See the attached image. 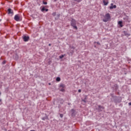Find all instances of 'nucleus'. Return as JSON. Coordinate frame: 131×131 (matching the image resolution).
Segmentation results:
<instances>
[{
    "instance_id": "nucleus-1",
    "label": "nucleus",
    "mask_w": 131,
    "mask_h": 131,
    "mask_svg": "<svg viewBox=\"0 0 131 131\" xmlns=\"http://www.w3.org/2000/svg\"><path fill=\"white\" fill-rule=\"evenodd\" d=\"M103 17V22H108V21H110V20H111V16H110V13H106Z\"/></svg>"
},
{
    "instance_id": "nucleus-2",
    "label": "nucleus",
    "mask_w": 131,
    "mask_h": 131,
    "mask_svg": "<svg viewBox=\"0 0 131 131\" xmlns=\"http://www.w3.org/2000/svg\"><path fill=\"white\" fill-rule=\"evenodd\" d=\"M71 26L73 27L74 29L77 30V26H76V20L75 19L72 18L71 20Z\"/></svg>"
},
{
    "instance_id": "nucleus-3",
    "label": "nucleus",
    "mask_w": 131,
    "mask_h": 131,
    "mask_svg": "<svg viewBox=\"0 0 131 131\" xmlns=\"http://www.w3.org/2000/svg\"><path fill=\"white\" fill-rule=\"evenodd\" d=\"M104 109V106H102L101 105H98V107L96 108V110H98V112H101L103 111Z\"/></svg>"
},
{
    "instance_id": "nucleus-4",
    "label": "nucleus",
    "mask_w": 131,
    "mask_h": 131,
    "mask_svg": "<svg viewBox=\"0 0 131 131\" xmlns=\"http://www.w3.org/2000/svg\"><path fill=\"white\" fill-rule=\"evenodd\" d=\"M114 101L115 103H120V102H121V98L115 97Z\"/></svg>"
},
{
    "instance_id": "nucleus-5",
    "label": "nucleus",
    "mask_w": 131,
    "mask_h": 131,
    "mask_svg": "<svg viewBox=\"0 0 131 131\" xmlns=\"http://www.w3.org/2000/svg\"><path fill=\"white\" fill-rule=\"evenodd\" d=\"M14 20H15V21H21L22 19L20 16H19V15H18V14H16L14 16Z\"/></svg>"
},
{
    "instance_id": "nucleus-6",
    "label": "nucleus",
    "mask_w": 131,
    "mask_h": 131,
    "mask_svg": "<svg viewBox=\"0 0 131 131\" xmlns=\"http://www.w3.org/2000/svg\"><path fill=\"white\" fill-rule=\"evenodd\" d=\"M23 39L25 42L28 41L29 40V36H26V35H24V36H23Z\"/></svg>"
},
{
    "instance_id": "nucleus-7",
    "label": "nucleus",
    "mask_w": 131,
    "mask_h": 131,
    "mask_svg": "<svg viewBox=\"0 0 131 131\" xmlns=\"http://www.w3.org/2000/svg\"><path fill=\"white\" fill-rule=\"evenodd\" d=\"M8 14L12 16V15H14V12L11 8H9L8 9Z\"/></svg>"
},
{
    "instance_id": "nucleus-8",
    "label": "nucleus",
    "mask_w": 131,
    "mask_h": 131,
    "mask_svg": "<svg viewBox=\"0 0 131 131\" xmlns=\"http://www.w3.org/2000/svg\"><path fill=\"white\" fill-rule=\"evenodd\" d=\"M71 115L73 117L75 116L76 114L75 113V110H74V109H72L71 110Z\"/></svg>"
},
{
    "instance_id": "nucleus-9",
    "label": "nucleus",
    "mask_w": 131,
    "mask_h": 131,
    "mask_svg": "<svg viewBox=\"0 0 131 131\" xmlns=\"http://www.w3.org/2000/svg\"><path fill=\"white\" fill-rule=\"evenodd\" d=\"M116 7H117L116 5H114V4L113 3H112L111 4V6L110 7V9L111 10H112L113 9H116Z\"/></svg>"
},
{
    "instance_id": "nucleus-10",
    "label": "nucleus",
    "mask_w": 131,
    "mask_h": 131,
    "mask_svg": "<svg viewBox=\"0 0 131 131\" xmlns=\"http://www.w3.org/2000/svg\"><path fill=\"white\" fill-rule=\"evenodd\" d=\"M113 88L114 91H117V90H118V85H117V84H115Z\"/></svg>"
},
{
    "instance_id": "nucleus-11",
    "label": "nucleus",
    "mask_w": 131,
    "mask_h": 131,
    "mask_svg": "<svg viewBox=\"0 0 131 131\" xmlns=\"http://www.w3.org/2000/svg\"><path fill=\"white\" fill-rule=\"evenodd\" d=\"M41 12H45V11L46 12H48L49 11L48 9H46V8L45 7H43L41 10Z\"/></svg>"
},
{
    "instance_id": "nucleus-12",
    "label": "nucleus",
    "mask_w": 131,
    "mask_h": 131,
    "mask_svg": "<svg viewBox=\"0 0 131 131\" xmlns=\"http://www.w3.org/2000/svg\"><path fill=\"white\" fill-rule=\"evenodd\" d=\"M118 25L120 26V27H123V25H122V21H119Z\"/></svg>"
},
{
    "instance_id": "nucleus-13",
    "label": "nucleus",
    "mask_w": 131,
    "mask_h": 131,
    "mask_svg": "<svg viewBox=\"0 0 131 131\" xmlns=\"http://www.w3.org/2000/svg\"><path fill=\"white\" fill-rule=\"evenodd\" d=\"M103 3L104 6H107V5H108V2H106V1H105V0L103 1Z\"/></svg>"
},
{
    "instance_id": "nucleus-14",
    "label": "nucleus",
    "mask_w": 131,
    "mask_h": 131,
    "mask_svg": "<svg viewBox=\"0 0 131 131\" xmlns=\"http://www.w3.org/2000/svg\"><path fill=\"white\" fill-rule=\"evenodd\" d=\"M56 81H60L61 80V78L59 77H57L56 79Z\"/></svg>"
},
{
    "instance_id": "nucleus-15",
    "label": "nucleus",
    "mask_w": 131,
    "mask_h": 131,
    "mask_svg": "<svg viewBox=\"0 0 131 131\" xmlns=\"http://www.w3.org/2000/svg\"><path fill=\"white\" fill-rule=\"evenodd\" d=\"M60 87L64 88H65V84H60Z\"/></svg>"
},
{
    "instance_id": "nucleus-16",
    "label": "nucleus",
    "mask_w": 131,
    "mask_h": 131,
    "mask_svg": "<svg viewBox=\"0 0 131 131\" xmlns=\"http://www.w3.org/2000/svg\"><path fill=\"white\" fill-rule=\"evenodd\" d=\"M18 59H19V57L17 55H15V59L16 60H18Z\"/></svg>"
},
{
    "instance_id": "nucleus-17",
    "label": "nucleus",
    "mask_w": 131,
    "mask_h": 131,
    "mask_svg": "<svg viewBox=\"0 0 131 131\" xmlns=\"http://www.w3.org/2000/svg\"><path fill=\"white\" fill-rule=\"evenodd\" d=\"M123 20H125L126 21L128 20V17H124Z\"/></svg>"
},
{
    "instance_id": "nucleus-18",
    "label": "nucleus",
    "mask_w": 131,
    "mask_h": 131,
    "mask_svg": "<svg viewBox=\"0 0 131 131\" xmlns=\"http://www.w3.org/2000/svg\"><path fill=\"white\" fill-rule=\"evenodd\" d=\"M74 2H76L77 3H80V2H81V1L82 0H74Z\"/></svg>"
},
{
    "instance_id": "nucleus-19",
    "label": "nucleus",
    "mask_w": 131,
    "mask_h": 131,
    "mask_svg": "<svg viewBox=\"0 0 131 131\" xmlns=\"http://www.w3.org/2000/svg\"><path fill=\"white\" fill-rule=\"evenodd\" d=\"M60 92H62V93H64V92H65V89H61L60 90Z\"/></svg>"
},
{
    "instance_id": "nucleus-20",
    "label": "nucleus",
    "mask_w": 131,
    "mask_h": 131,
    "mask_svg": "<svg viewBox=\"0 0 131 131\" xmlns=\"http://www.w3.org/2000/svg\"><path fill=\"white\" fill-rule=\"evenodd\" d=\"M60 59H63L64 58V55H61L59 56Z\"/></svg>"
},
{
    "instance_id": "nucleus-21",
    "label": "nucleus",
    "mask_w": 131,
    "mask_h": 131,
    "mask_svg": "<svg viewBox=\"0 0 131 131\" xmlns=\"http://www.w3.org/2000/svg\"><path fill=\"white\" fill-rule=\"evenodd\" d=\"M46 119H48V117H47L42 118V120H46Z\"/></svg>"
},
{
    "instance_id": "nucleus-22",
    "label": "nucleus",
    "mask_w": 131,
    "mask_h": 131,
    "mask_svg": "<svg viewBox=\"0 0 131 131\" xmlns=\"http://www.w3.org/2000/svg\"><path fill=\"white\" fill-rule=\"evenodd\" d=\"M52 16H53V17H55V16L56 15V12H54L52 14Z\"/></svg>"
},
{
    "instance_id": "nucleus-23",
    "label": "nucleus",
    "mask_w": 131,
    "mask_h": 131,
    "mask_svg": "<svg viewBox=\"0 0 131 131\" xmlns=\"http://www.w3.org/2000/svg\"><path fill=\"white\" fill-rule=\"evenodd\" d=\"M63 114H60V117H61V118H63Z\"/></svg>"
},
{
    "instance_id": "nucleus-24",
    "label": "nucleus",
    "mask_w": 131,
    "mask_h": 131,
    "mask_svg": "<svg viewBox=\"0 0 131 131\" xmlns=\"http://www.w3.org/2000/svg\"><path fill=\"white\" fill-rule=\"evenodd\" d=\"M43 5H48V3L44 1H43Z\"/></svg>"
},
{
    "instance_id": "nucleus-25",
    "label": "nucleus",
    "mask_w": 131,
    "mask_h": 131,
    "mask_svg": "<svg viewBox=\"0 0 131 131\" xmlns=\"http://www.w3.org/2000/svg\"><path fill=\"white\" fill-rule=\"evenodd\" d=\"M82 102H84V103H85V102H86L85 99H82Z\"/></svg>"
},
{
    "instance_id": "nucleus-26",
    "label": "nucleus",
    "mask_w": 131,
    "mask_h": 131,
    "mask_svg": "<svg viewBox=\"0 0 131 131\" xmlns=\"http://www.w3.org/2000/svg\"><path fill=\"white\" fill-rule=\"evenodd\" d=\"M78 93H81V90L79 89V90H78Z\"/></svg>"
},
{
    "instance_id": "nucleus-27",
    "label": "nucleus",
    "mask_w": 131,
    "mask_h": 131,
    "mask_svg": "<svg viewBox=\"0 0 131 131\" xmlns=\"http://www.w3.org/2000/svg\"><path fill=\"white\" fill-rule=\"evenodd\" d=\"M129 106H131V102L128 103Z\"/></svg>"
},
{
    "instance_id": "nucleus-28",
    "label": "nucleus",
    "mask_w": 131,
    "mask_h": 131,
    "mask_svg": "<svg viewBox=\"0 0 131 131\" xmlns=\"http://www.w3.org/2000/svg\"><path fill=\"white\" fill-rule=\"evenodd\" d=\"M57 17H58V18H59L60 17V14H58Z\"/></svg>"
},
{
    "instance_id": "nucleus-29",
    "label": "nucleus",
    "mask_w": 131,
    "mask_h": 131,
    "mask_svg": "<svg viewBox=\"0 0 131 131\" xmlns=\"http://www.w3.org/2000/svg\"><path fill=\"white\" fill-rule=\"evenodd\" d=\"M97 45H100V43L99 42H97Z\"/></svg>"
},
{
    "instance_id": "nucleus-30",
    "label": "nucleus",
    "mask_w": 131,
    "mask_h": 131,
    "mask_svg": "<svg viewBox=\"0 0 131 131\" xmlns=\"http://www.w3.org/2000/svg\"><path fill=\"white\" fill-rule=\"evenodd\" d=\"M49 46L50 47H51V46H52V45L49 44Z\"/></svg>"
},
{
    "instance_id": "nucleus-31",
    "label": "nucleus",
    "mask_w": 131,
    "mask_h": 131,
    "mask_svg": "<svg viewBox=\"0 0 131 131\" xmlns=\"http://www.w3.org/2000/svg\"><path fill=\"white\" fill-rule=\"evenodd\" d=\"M54 2H57V0H54Z\"/></svg>"
},
{
    "instance_id": "nucleus-32",
    "label": "nucleus",
    "mask_w": 131,
    "mask_h": 131,
    "mask_svg": "<svg viewBox=\"0 0 131 131\" xmlns=\"http://www.w3.org/2000/svg\"><path fill=\"white\" fill-rule=\"evenodd\" d=\"M0 102H2V99H0Z\"/></svg>"
},
{
    "instance_id": "nucleus-33",
    "label": "nucleus",
    "mask_w": 131,
    "mask_h": 131,
    "mask_svg": "<svg viewBox=\"0 0 131 131\" xmlns=\"http://www.w3.org/2000/svg\"><path fill=\"white\" fill-rule=\"evenodd\" d=\"M3 64H5V61L3 62Z\"/></svg>"
},
{
    "instance_id": "nucleus-34",
    "label": "nucleus",
    "mask_w": 131,
    "mask_h": 131,
    "mask_svg": "<svg viewBox=\"0 0 131 131\" xmlns=\"http://www.w3.org/2000/svg\"><path fill=\"white\" fill-rule=\"evenodd\" d=\"M49 85H51V83H49Z\"/></svg>"
},
{
    "instance_id": "nucleus-35",
    "label": "nucleus",
    "mask_w": 131,
    "mask_h": 131,
    "mask_svg": "<svg viewBox=\"0 0 131 131\" xmlns=\"http://www.w3.org/2000/svg\"><path fill=\"white\" fill-rule=\"evenodd\" d=\"M31 131H34V130H31Z\"/></svg>"
}]
</instances>
